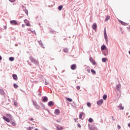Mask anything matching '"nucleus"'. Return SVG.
<instances>
[{
    "mask_svg": "<svg viewBox=\"0 0 130 130\" xmlns=\"http://www.w3.org/2000/svg\"><path fill=\"white\" fill-rule=\"evenodd\" d=\"M45 85H48V84H49V82H48V81L47 80H45Z\"/></svg>",
    "mask_w": 130,
    "mask_h": 130,
    "instance_id": "nucleus-34",
    "label": "nucleus"
},
{
    "mask_svg": "<svg viewBox=\"0 0 130 130\" xmlns=\"http://www.w3.org/2000/svg\"><path fill=\"white\" fill-rule=\"evenodd\" d=\"M64 52H68L69 51V50L68 49V48H65L63 50Z\"/></svg>",
    "mask_w": 130,
    "mask_h": 130,
    "instance_id": "nucleus-32",
    "label": "nucleus"
},
{
    "mask_svg": "<svg viewBox=\"0 0 130 130\" xmlns=\"http://www.w3.org/2000/svg\"><path fill=\"white\" fill-rule=\"evenodd\" d=\"M87 71L88 72V73H90V70H89V69L87 70Z\"/></svg>",
    "mask_w": 130,
    "mask_h": 130,
    "instance_id": "nucleus-47",
    "label": "nucleus"
},
{
    "mask_svg": "<svg viewBox=\"0 0 130 130\" xmlns=\"http://www.w3.org/2000/svg\"><path fill=\"white\" fill-rule=\"evenodd\" d=\"M10 24H11V25H18V22H17V21L16 20H11L10 21Z\"/></svg>",
    "mask_w": 130,
    "mask_h": 130,
    "instance_id": "nucleus-4",
    "label": "nucleus"
},
{
    "mask_svg": "<svg viewBox=\"0 0 130 130\" xmlns=\"http://www.w3.org/2000/svg\"><path fill=\"white\" fill-rule=\"evenodd\" d=\"M0 94L2 95H5V91H4V90L0 89Z\"/></svg>",
    "mask_w": 130,
    "mask_h": 130,
    "instance_id": "nucleus-17",
    "label": "nucleus"
},
{
    "mask_svg": "<svg viewBox=\"0 0 130 130\" xmlns=\"http://www.w3.org/2000/svg\"><path fill=\"white\" fill-rule=\"evenodd\" d=\"M6 116H7V117H9L10 118H12V115L11 114H7Z\"/></svg>",
    "mask_w": 130,
    "mask_h": 130,
    "instance_id": "nucleus-27",
    "label": "nucleus"
},
{
    "mask_svg": "<svg viewBox=\"0 0 130 130\" xmlns=\"http://www.w3.org/2000/svg\"><path fill=\"white\" fill-rule=\"evenodd\" d=\"M116 89L118 91H119L120 90V85H116Z\"/></svg>",
    "mask_w": 130,
    "mask_h": 130,
    "instance_id": "nucleus-16",
    "label": "nucleus"
},
{
    "mask_svg": "<svg viewBox=\"0 0 130 130\" xmlns=\"http://www.w3.org/2000/svg\"><path fill=\"white\" fill-rule=\"evenodd\" d=\"M97 28V24L96 23H94L92 25V29L93 30H96Z\"/></svg>",
    "mask_w": 130,
    "mask_h": 130,
    "instance_id": "nucleus-12",
    "label": "nucleus"
},
{
    "mask_svg": "<svg viewBox=\"0 0 130 130\" xmlns=\"http://www.w3.org/2000/svg\"><path fill=\"white\" fill-rule=\"evenodd\" d=\"M87 106H88V107H91V103H90L88 102V103H87Z\"/></svg>",
    "mask_w": 130,
    "mask_h": 130,
    "instance_id": "nucleus-31",
    "label": "nucleus"
},
{
    "mask_svg": "<svg viewBox=\"0 0 130 130\" xmlns=\"http://www.w3.org/2000/svg\"><path fill=\"white\" fill-rule=\"evenodd\" d=\"M2 56H0V60H2Z\"/></svg>",
    "mask_w": 130,
    "mask_h": 130,
    "instance_id": "nucleus-50",
    "label": "nucleus"
},
{
    "mask_svg": "<svg viewBox=\"0 0 130 130\" xmlns=\"http://www.w3.org/2000/svg\"><path fill=\"white\" fill-rule=\"evenodd\" d=\"M22 26L23 28H24V27H25V24H22Z\"/></svg>",
    "mask_w": 130,
    "mask_h": 130,
    "instance_id": "nucleus-49",
    "label": "nucleus"
},
{
    "mask_svg": "<svg viewBox=\"0 0 130 130\" xmlns=\"http://www.w3.org/2000/svg\"><path fill=\"white\" fill-rule=\"evenodd\" d=\"M66 99L69 102H73V100L71 98H67Z\"/></svg>",
    "mask_w": 130,
    "mask_h": 130,
    "instance_id": "nucleus-20",
    "label": "nucleus"
},
{
    "mask_svg": "<svg viewBox=\"0 0 130 130\" xmlns=\"http://www.w3.org/2000/svg\"><path fill=\"white\" fill-rule=\"evenodd\" d=\"M47 100H48V99H47V97L45 96L43 99V102H47Z\"/></svg>",
    "mask_w": 130,
    "mask_h": 130,
    "instance_id": "nucleus-15",
    "label": "nucleus"
},
{
    "mask_svg": "<svg viewBox=\"0 0 130 130\" xmlns=\"http://www.w3.org/2000/svg\"><path fill=\"white\" fill-rule=\"evenodd\" d=\"M3 119L5 120V121H7V122H11V120H10L9 118L6 117L5 116H4L3 117Z\"/></svg>",
    "mask_w": 130,
    "mask_h": 130,
    "instance_id": "nucleus-6",
    "label": "nucleus"
},
{
    "mask_svg": "<svg viewBox=\"0 0 130 130\" xmlns=\"http://www.w3.org/2000/svg\"><path fill=\"white\" fill-rule=\"evenodd\" d=\"M13 86L15 89H17V88H18V87H19V86L16 83H14Z\"/></svg>",
    "mask_w": 130,
    "mask_h": 130,
    "instance_id": "nucleus-25",
    "label": "nucleus"
},
{
    "mask_svg": "<svg viewBox=\"0 0 130 130\" xmlns=\"http://www.w3.org/2000/svg\"><path fill=\"white\" fill-rule=\"evenodd\" d=\"M77 126H78V127H79V128H81V124H80V123H78V124H77Z\"/></svg>",
    "mask_w": 130,
    "mask_h": 130,
    "instance_id": "nucleus-38",
    "label": "nucleus"
},
{
    "mask_svg": "<svg viewBox=\"0 0 130 130\" xmlns=\"http://www.w3.org/2000/svg\"><path fill=\"white\" fill-rule=\"evenodd\" d=\"M119 23H120L121 24V25H123V26H126L127 25V23H126L121 20H119Z\"/></svg>",
    "mask_w": 130,
    "mask_h": 130,
    "instance_id": "nucleus-8",
    "label": "nucleus"
},
{
    "mask_svg": "<svg viewBox=\"0 0 130 130\" xmlns=\"http://www.w3.org/2000/svg\"><path fill=\"white\" fill-rule=\"evenodd\" d=\"M104 37L107 43H108V40H107V35L106 34V28H105L104 30Z\"/></svg>",
    "mask_w": 130,
    "mask_h": 130,
    "instance_id": "nucleus-2",
    "label": "nucleus"
},
{
    "mask_svg": "<svg viewBox=\"0 0 130 130\" xmlns=\"http://www.w3.org/2000/svg\"><path fill=\"white\" fill-rule=\"evenodd\" d=\"M89 60L91 62H92V64H93V66H96V62L95 61V60H94V59H93V58L90 57Z\"/></svg>",
    "mask_w": 130,
    "mask_h": 130,
    "instance_id": "nucleus-3",
    "label": "nucleus"
},
{
    "mask_svg": "<svg viewBox=\"0 0 130 130\" xmlns=\"http://www.w3.org/2000/svg\"><path fill=\"white\" fill-rule=\"evenodd\" d=\"M71 69L73 70H76V69H77V65H76V64H72L71 67Z\"/></svg>",
    "mask_w": 130,
    "mask_h": 130,
    "instance_id": "nucleus-5",
    "label": "nucleus"
},
{
    "mask_svg": "<svg viewBox=\"0 0 130 130\" xmlns=\"http://www.w3.org/2000/svg\"><path fill=\"white\" fill-rule=\"evenodd\" d=\"M29 59H30L31 62L35 63L36 64H38L39 62L37 60L35 59V58H33V57H30Z\"/></svg>",
    "mask_w": 130,
    "mask_h": 130,
    "instance_id": "nucleus-1",
    "label": "nucleus"
},
{
    "mask_svg": "<svg viewBox=\"0 0 130 130\" xmlns=\"http://www.w3.org/2000/svg\"><path fill=\"white\" fill-rule=\"evenodd\" d=\"M12 77H13L14 80H15V81H17V80H18V76H17V75L13 74L12 75Z\"/></svg>",
    "mask_w": 130,
    "mask_h": 130,
    "instance_id": "nucleus-9",
    "label": "nucleus"
},
{
    "mask_svg": "<svg viewBox=\"0 0 130 130\" xmlns=\"http://www.w3.org/2000/svg\"><path fill=\"white\" fill-rule=\"evenodd\" d=\"M89 129H90V130H94V127H89Z\"/></svg>",
    "mask_w": 130,
    "mask_h": 130,
    "instance_id": "nucleus-37",
    "label": "nucleus"
},
{
    "mask_svg": "<svg viewBox=\"0 0 130 130\" xmlns=\"http://www.w3.org/2000/svg\"><path fill=\"white\" fill-rule=\"evenodd\" d=\"M4 29H7V26H4Z\"/></svg>",
    "mask_w": 130,
    "mask_h": 130,
    "instance_id": "nucleus-48",
    "label": "nucleus"
},
{
    "mask_svg": "<svg viewBox=\"0 0 130 130\" xmlns=\"http://www.w3.org/2000/svg\"><path fill=\"white\" fill-rule=\"evenodd\" d=\"M101 49H102V50H105L106 49V46L105 45H103L101 47Z\"/></svg>",
    "mask_w": 130,
    "mask_h": 130,
    "instance_id": "nucleus-14",
    "label": "nucleus"
},
{
    "mask_svg": "<svg viewBox=\"0 0 130 130\" xmlns=\"http://www.w3.org/2000/svg\"><path fill=\"white\" fill-rule=\"evenodd\" d=\"M24 23L26 24V26H30V24H29V21H28V20H24Z\"/></svg>",
    "mask_w": 130,
    "mask_h": 130,
    "instance_id": "nucleus-11",
    "label": "nucleus"
},
{
    "mask_svg": "<svg viewBox=\"0 0 130 130\" xmlns=\"http://www.w3.org/2000/svg\"><path fill=\"white\" fill-rule=\"evenodd\" d=\"M15 105H16V103H15Z\"/></svg>",
    "mask_w": 130,
    "mask_h": 130,
    "instance_id": "nucleus-54",
    "label": "nucleus"
},
{
    "mask_svg": "<svg viewBox=\"0 0 130 130\" xmlns=\"http://www.w3.org/2000/svg\"><path fill=\"white\" fill-rule=\"evenodd\" d=\"M14 60H15V58L14 57H10L9 58V60H10V61H14Z\"/></svg>",
    "mask_w": 130,
    "mask_h": 130,
    "instance_id": "nucleus-19",
    "label": "nucleus"
},
{
    "mask_svg": "<svg viewBox=\"0 0 130 130\" xmlns=\"http://www.w3.org/2000/svg\"><path fill=\"white\" fill-rule=\"evenodd\" d=\"M40 44L42 46L43 45V44H42V42L40 41Z\"/></svg>",
    "mask_w": 130,
    "mask_h": 130,
    "instance_id": "nucleus-42",
    "label": "nucleus"
},
{
    "mask_svg": "<svg viewBox=\"0 0 130 130\" xmlns=\"http://www.w3.org/2000/svg\"><path fill=\"white\" fill-rule=\"evenodd\" d=\"M35 130H38V128H36Z\"/></svg>",
    "mask_w": 130,
    "mask_h": 130,
    "instance_id": "nucleus-52",
    "label": "nucleus"
},
{
    "mask_svg": "<svg viewBox=\"0 0 130 130\" xmlns=\"http://www.w3.org/2000/svg\"><path fill=\"white\" fill-rule=\"evenodd\" d=\"M62 8H63V7L61 5L58 7V9L59 11H61L62 10Z\"/></svg>",
    "mask_w": 130,
    "mask_h": 130,
    "instance_id": "nucleus-23",
    "label": "nucleus"
},
{
    "mask_svg": "<svg viewBox=\"0 0 130 130\" xmlns=\"http://www.w3.org/2000/svg\"><path fill=\"white\" fill-rule=\"evenodd\" d=\"M76 88L77 89V90H80V86H77Z\"/></svg>",
    "mask_w": 130,
    "mask_h": 130,
    "instance_id": "nucleus-41",
    "label": "nucleus"
},
{
    "mask_svg": "<svg viewBox=\"0 0 130 130\" xmlns=\"http://www.w3.org/2000/svg\"><path fill=\"white\" fill-rule=\"evenodd\" d=\"M57 130H62L63 129V127H59V126H57L56 127Z\"/></svg>",
    "mask_w": 130,
    "mask_h": 130,
    "instance_id": "nucleus-21",
    "label": "nucleus"
},
{
    "mask_svg": "<svg viewBox=\"0 0 130 130\" xmlns=\"http://www.w3.org/2000/svg\"><path fill=\"white\" fill-rule=\"evenodd\" d=\"M59 113H60V111H59V110H58V109H56V110H55L54 114H55L56 115H58V114H59Z\"/></svg>",
    "mask_w": 130,
    "mask_h": 130,
    "instance_id": "nucleus-7",
    "label": "nucleus"
},
{
    "mask_svg": "<svg viewBox=\"0 0 130 130\" xmlns=\"http://www.w3.org/2000/svg\"><path fill=\"white\" fill-rule=\"evenodd\" d=\"M88 121H89V122H93V119H92V118H90L88 119Z\"/></svg>",
    "mask_w": 130,
    "mask_h": 130,
    "instance_id": "nucleus-29",
    "label": "nucleus"
},
{
    "mask_svg": "<svg viewBox=\"0 0 130 130\" xmlns=\"http://www.w3.org/2000/svg\"><path fill=\"white\" fill-rule=\"evenodd\" d=\"M103 98L104 100H106V99H107V95H104Z\"/></svg>",
    "mask_w": 130,
    "mask_h": 130,
    "instance_id": "nucleus-28",
    "label": "nucleus"
},
{
    "mask_svg": "<svg viewBox=\"0 0 130 130\" xmlns=\"http://www.w3.org/2000/svg\"><path fill=\"white\" fill-rule=\"evenodd\" d=\"M83 114H84L83 113H81V114L79 115L80 119H82V117H83Z\"/></svg>",
    "mask_w": 130,
    "mask_h": 130,
    "instance_id": "nucleus-24",
    "label": "nucleus"
},
{
    "mask_svg": "<svg viewBox=\"0 0 130 130\" xmlns=\"http://www.w3.org/2000/svg\"><path fill=\"white\" fill-rule=\"evenodd\" d=\"M61 119H59V120H57L56 121H57V122H60V121H61Z\"/></svg>",
    "mask_w": 130,
    "mask_h": 130,
    "instance_id": "nucleus-43",
    "label": "nucleus"
},
{
    "mask_svg": "<svg viewBox=\"0 0 130 130\" xmlns=\"http://www.w3.org/2000/svg\"><path fill=\"white\" fill-rule=\"evenodd\" d=\"M107 60V59L106 58H102V61H103V62H106V61Z\"/></svg>",
    "mask_w": 130,
    "mask_h": 130,
    "instance_id": "nucleus-26",
    "label": "nucleus"
},
{
    "mask_svg": "<svg viewBox=\"0 0 130 130\" xmlns=\"http://www.w3.org/2000/svg\"><path fill=\"white\" fill-rule=\"evenodd\" d=\"M91 73H92V74H94V75H95V74H96V72L93 69H92L91 70Z\"/></svg>",
    "mask_w": 130,
    "mask_h": 130,
    "instance_id": "nucleus-30",
    "label": "nucleus"
},
{
    "mask_svg": "<svg viewBox=\"0 0 130 130\" xmlns=\"http://www.w3.org/2000/svg\"><path fill=\"white\" fill-rule=\"evenodd\" d=\"M11 124H12V125L13 126H16V122H15V121H11Z\"/></svg>",
    "mask_w": 130,
    "mask_h": 130,
    "instance_id": "nucleus-22",
    "label": "nucleus"
},
{
    "mask_svg": "<svg viewBox=\"0 0 130 130\" xmlns=\"http://www.w3.org/2000/svg\"><path fill=\"white\" fill-rule=\"evenodd\" d=\"M11 3H15V2H16V0H9Z\"/></svg>",
    "mask_w": 130,
    "mask_h": 130,
    "instance_id": "nucleus-36",
    "label": "nucleus"
},
{
    "mask_svg": "<svg viewBox=\"0 0 130 130\" xmlns=\"http://www.w3.org/2000/svg\"><path fill=\"white\" fill-rule=\"evenodd\" d=\"M36 107L37 109H39V106L38 105H37V106H36Z\"/></svg>",
    "mask_w": 130,
    "mask_h": 130,
    "instance_id": "nucleus-39",
    "label": "nucleus"
},
{
    "mask_svg": "<svg viewBox=\"0 0 130 130\" xmlns=\"http://www.w3.org/2000/svg\"><path fill=\"white\" fill-rule=\"evenodd\" d=\"M75 122H77V120L76 119H75Z\"/></svg>",
    "mask_w": 130,
    "mask_h": 130,
    "instance_id": "nucleus-51",
    "label": "nucleus"
},
{
    "mask_svg": "<svg viewBox=\"0 0 130 130\" xmlns=\"http://www.w3.org/2000/svg\"><path fill=\"white\" fill-rule=\"evenodd\" d=\"M30 120H31V121H33V120H34V119H33V118H30Z\"/></svg>",
    "mask_w": 130,
    "mask_h": 130,
    "instance_id": "nucleus-45",
    "label": "nucleus"
},
{
    "mask_svg": "<svg viewBox=\"0 0 130 130\" xmlns=\"http://www.w3.org/2000/svg\"><path fill=\"white\" fill-rule=\"evenodd\" d=\"M110 19V16H107L105 19L106 22H107V21H108V20H109Z\"/></svg>",
    "mask_w": 130,
    "mask_h": 130,
    "instance_id": "nucleus-18",
    "label": "nucleus"
},
{
    "mask_svg": "<svg viewBox=\"0 0 130 130\" xmlns=\"http://www.w3.org/2000/svg\"><path fill=\"white\" fill-rule=\"evenodd\" d=\"M33 103V105H35V106H37V103H36V102H32Z\"/></svg>",
    "mask_w": 130,
    "mask_h": 130,
    "instance_id": "nucleus-33",
    "label": "nucleus"
},
{
    "mask_svg": "<svg viewBox=\"0 0 130 130\" xmlns=\"http://www.w3.org/2000/svg\"><path fill=\"white\" fill-rule=\"evenodd\" d=\"M119 108H120V109L121 110H123V109H124V108H123V107L120 106V107H119Z\"/></svg>",
    "mask_w": 130,
    "mask_h": 130,
    "instance_id": "nucleus-35",
    "label": "nucleus"
},
{
    "mask_svg": "<svg viewBox=\"0 0 130 130\" xmlns=\"http://www.w3.org/2000/svg\"><path fill=\"white\" fill-rule=\"evenodd\" d=\"M25 13H26V15H28V11L26 10Z\"/></svg>",
    "mask_w": 130,
    "mask_h": 130,
    "instance_id": "nucleus-46",
    "label": "nucleus"
},
{
    "mask_svg": "<svg viewBox=\"0 0 130 130\" xmlns=\"http://www.w3.org/2000/svg\"><path fill=\"white\" fill-rule=\"evenodd\" d=\"M49 106H53V105H54V103H53V102H49L48 104Z\"/></svg>",
    "mask_w": 130,
    "mask_h": 130,
    "instance_id": "nucleus-13",
    "label": "nucleus"
},
{
    "mask_svg": "<svg viewBox=\"0 0 130 130\" xmlns=\"http://www.w3.org/2000/svg\"><path fill=\"white\" fill-rule=\"evenodd\" d=\"M103 103V100H100L97 102V104L98 105H101Z\"/></svg>",
    "mask_w": 130,
    "mask_h": 130,
    "instance_id": "nucleus-10",
    "label": "nucleus"
},
{
    "mask_svg": "<svg viewBox=\"0 0 130 130\" xmlns=\"http://www.w3.org/2000/svg\"><path fill=\"white\" fill-rule=\"evenodd\" d=\"M51 33H53V31H51Z\"/></svg>",
    "mask_w": 130,
    "mask_h": 130,
    "instance_id": "nucleus-53",
    "label": "nucleus"
},
{
    "mask_svg": "<svg viewBox=\"0 0 130 130\" xmlns=\"http://www.w3.org/2000/svg\"><path fill=\"white\" fill-rule=\"evenodd\" d=\"M117 127H118V129H120V126L119 125H118Z\"/></svg>",
    "mask_w": 130,
    "mask_h": 130,
    "instance_id": "nucleus-44",
    "label": "nucleus"
},
{
    "mask_svg": "<svg viewBox=\"0 0 130 130\" xmlns=\"http://www.w3.org/2000/svg\"><path fill=\"white\" fill-rule=\"evenodd\" d=\"M32 129V127H29L27 128V130H31Z\"/></svg>",
    "mask_w": 130,
    "mask_h": 130,
    "instance_id": "nucleus-40",
    "label": "nucleus"
}]
</instances>
